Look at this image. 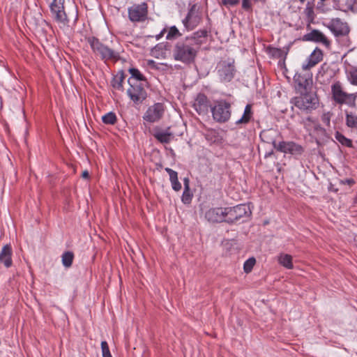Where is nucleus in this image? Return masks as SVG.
<instances>
[{"label": "nucleus", "instance_id": "obj_38", "mask_svg": "<svg viewBox=\"0 0 357 357\" xmlns=\"http://www.w3.org/2000/svg\"><path fill=\"white\" fill-rule=\"evenodd\" d=\"M101 349L102 357H112L109 351V345L106 341H102Z\"/></svg>", "mask_w": 357, "mask_h": 357}, {"label": "nucleus", "instance_id": "obj_48", "mask_svg": "<svg viewBox=\"0 0 357 357\" xmlns=\"http://www.w3.org/2000/svg\"><path fill=\"white\" fill-rule=\"evenodd\" d=\"M82 177L84 178H89V174L87 170H85L82 174Z\"/></svg>", "mask_w": 357, "mask_h": 357}, {"label": "nucleus", "instance_id": "obj_27", "mask_svg": "<svg viewBox=\"0 0 357 357\" xmlns=\"http://www.w3.org/2000/svg\"><path fill=\"white\" fill-rule=\"evenodd\" d=\"M126 78V75L123 70L119 71L111 81L112 86L116 90L123 91V81Z\"/></svg>", "mask_w": 357, "mask_h": 357}, {"label": "nucleus", "instance_id": "obj_37", "mask_svg": "<svg viewBox=\"0 0 357 357\" xmlns=\"http://www.w3.org/2000/svg\"><path fill=\"white\" fill-rule=\"evenodd\" d=\"M218 133L215 130H209L205 135L206 139L211 143H215L218 141Z\"/></svg>", "mask_w": 357, "mask_h": 357}, {"label": "nucleus", "instance_id": "obj_26", "mask_svg": "<svg viewBox=\"0 0 357 357\" xmlns=\"http://www.w3.org/2000/svg\"><path fill=\"white\" fill-rule=\"evenodd\" d=\"M289 49V47L281 49L268 46L266 52L273 59H283L284 60L288 54Z\"/></svg>", "mask_w": 357, "mask_h": 357}, {"label": "nucleus", "instance_id": "obj_20", "mask_svg": "<svg viewBox=\"0 0 357 357\" xmlns=\"http://www.w3.org/2000/svg\"><path fill=\"white\" fill-rule=\"evenodd\" d=\"M331 90L333 98L336 102L343 104L346 102L348 94L342 90L341 85L339 82L333 84Z\"/></svg>", "mask_w": 357, "mask_h": 357}, {"label": "nucleus", "instance_id": "obj_40", "mask_svg": "<svg viewBox=\"0 0 357 357\" xmlns=\"http://www.w3.org/2000/svg\"><path fill=\"white\" fill-rule=\"evenodd\" d=\"M222 5L229 7L234 6L239 3L240 0H221Z\"/></svg>", "mask_w": 357, "mask_h": 357}, {"label": "nucleus", "instance_id": "obj_13", "mask_svg": "<svg viewBox=\"0 0 357 357\" xmlns=\"http://www.w3.org/2000/svg\"><path fill=\"white\" fill-rule=\"evenodd\" d=\"M277 151L293 155H301L305 151V148L293 141H282L278 143Z\"/></svg>", "mask_w": 357, "mask_h": 357}, {"label": "nucleus", "instance_id": "obj_47", "mask_svg": "<svg viewBox=\"0 0 357 357\" xmlns=\"http://www.w3.org/2000/svg\"><path fill=\"white\" fill-rule=\"evenodd\" d=\"M273 149H271L270 151L266 152L264 154V158H267L271 157L273 154Z\"/></svg>", "mask_w": 357, "mask_h": 357}, {"label": "nucleus", "instance_id": "obj_39", "mask_svg": "<svg viewBox=\"0 0 357 357\" xmlns=\"http://www.w3.org/2000/svg\"><path fill=\"white\" fill-rule=\"evenodd\" d=\"M331 114L330 112L324 113L321 116L322 122L327 126H330Z\"/></svg>", "mask_w": 357, "mask_h": 357}, {"label": "nucleus", "instance_id": "obj_15", "mask_svg": "<svg viewBox=\"0 0 357 357\" xmlns=\"http://www.w3.org/2000/svg\"><path fill=\"white\" fill-rule=\"evenodd\" d=\"M206 220L213 223L227 222V207H215L205 213Z\"/></svg>", "mask_w": 357, "mask_h": 357}, {"label": "nucleus", "instance_id": "obj_18", "mask_svg": "<svg viewBox=\"0 0 357 357\" xmlns=\"http://www.w3.org/2000/svg\"><path fill=\"white\" fill-rule=\"evenodd\" d=\"M324 52L319 47H316L307 59V63H303V70H308L323 60Z\"/></svg>", "mask_w": 357, "mask_h": 357}, {"label": "nucleus", "instance_id": "obj_19", "mask_svg": "<svg viewBox=\"0 0 357 357\" xmlns=\"http://www.w3.org/2000/svg\"><path fill=\"white\" fill-rule=\"evenodd\" d=\"M128 72L130 74V77L128 79V84L133 83L149 84L146 77L137 68H130Z\"/></svg>", "mask_w": 357, "mask_h": 357}, {"label": "nucleus", "instance_id": "obj_2", "mask_svg": "<svg viewBox=\"0 0 357 357\" xmlns=\"http://www.w3.org/2000/svg\"><path fill=\"white\" fill-rule=\"evenodd\" d=\"M299 94L291 98L290 102L301 112L310 114L319 107V100L315 91L301 92Z\"/></svg>", "mask_w": 357, "mask_h": 357}, {"label": "nucleus", "instance_id": "obj_4", "mask_svg": "<svg viewBox=\"0 0 357 357\" xmlns=\"http://www.w3.org/2000/svg\"><path fill=\"white\" fill-rule=\"evenodd\" d=\"M252 211L246 204L227 207V223L234 225L237 222H246L250 219Z\"/></svg>", "mask_w": 357, "mask_h": 357}, {"label": "nucleus", "instance_id": "obj_35", "mask_svg": "<svg viewBox=\"0 0 357 357\" xmlns=\"http://www.w3.org/2000/svg\"><path fill=\"white\" fill-rule=\"evenodd\" d=\"M346 124L349 128H357V116L351 114H347Z\"/></svg>", "mask_w": 357, "mask_h": 357}, {"label": "nucleus", "instance_id": "obj_12", "mask_svg": "<svg viewBox=\"0 0 357 357\" xmlns=\"http://www.w3.org/2000/svg\"><path fill=\"white\" fill-rule=\"evenodd\" d=\"M299 40L322 44L327 50L331 49V41L319 30L312 29Z\"/></svg>", "mask_w": 357, "mask_h": 357}, {"label": "nucleus", "instance_id": "obj_28", "mask_svg": "<svg viewBox=\"0 0 357 357\" xmlns=\"http://www.w3.org/2000/svg\"><path fill=\"white\" fill-rule=\"evenodd\" d=\"M165 170L168 173L169 176V180L172 183V189L176 192L181 190L182 186L178 180V173L169 167H166Z\"/></svg>", "mask_w": 357, "mask_h": 357}, {"label": "nucleus", "instance_id": "obj_51", "mask_svg": "<svg viewBox=\"0 0 357 357\" xmlns=\"http://www.w3.org/2000/svg\"><path fill=\"white\" fill-rule=\"evenodd\" d=\"M306 0H299L301 3H304Z\"/></svg>", "mask_w": 357, "mask_h": 357}, {"label": "nucleus", "instance_id": "obj_44", "mask_svg": "<svg viewBox=\"0 0 357 357\" xmlns=\"http://www.w3.org/2000/svg\"><path fill=\"white\" fill-rule=\"evenodd\" d=\"M343 183H347L349 185H353L355 183V181L353 178H347L344 181H342Z\"/></svg>", "mask_w": 357, "mask_h": 357}, {"label": "nucleus", "instance_id": "obj_33", "mask_svg": "<svg viewBox=\"0 0 357 357\" xmlns=\"http://www.w3.org/2000/svg\"><path fill=\"white\" fill-rule=\"evenodd\" d=\"M256 264V259L255 257H250L243 264V270L246 273H249L252 271L254 266Z\"/></svg>", "mask_w": 357, "mask_h": 357}, {"label": "nucleus", "instance_id": "obj_1", "mask_svg": "<svg viewBox=\"0 0 357 357\" xmlns=\"http://www.w3.org/2000/svg\"><path fill=\"white\" fill-rule=\"evenodd\" d=\"M209 33H211V28H204L178 40L172 50L174 59L188 66L194 63L201 46L206 42Z\"/></svg>", "mask_w": 357, "mask_h": 357}, {"label": "nucleus", "instance_id": "obj_3", "mask_svg": "<svg viewBox=\"0 0 357 357\" xmlns=\"http://www.w3.org/2000/svg\"><path fill=\"white\" fill-rule=\"evenodd\" d=\"M86 40L89 44L93 53L99 56L101 60L116 62L120 59L118 52L103 44L97 37L89 36L86 38Z\"/></svg>", "mask_w": 357, "mask_h": 357}, {"label": "nucleus", "instance_id": "obj_6", "mask_svg": "<svg viewBox=\"0 0 357 357\" xmlns=\"http://www.w3.org/2000/svg\"><path fill=\"white\" fill-rule=\"evenodd\" d=\"M211 113L213 119L218 123L227 122L231 114V103L221 100L218 101L216 104L211 107Z\"/></svg>", "mask_w": 357, "mask_h": 357}, {"label": "nucleus", "instance_id": "obj_7", "mask_svg": "<svg viewBox=\"0 0 357 357\" xmlns=\"http://www.w3.org/2000/svg\"><path fill=\"white\" fill-rule=\"evenodd\" d=\"M149 86V84L144 83L129 84L127 94L134 104H142L147 98V92L145 88Z\"/></svg>", "mask_w": 357, "mask_h": 357}, {"label": "nucleus", "instance_id": "obj_5", "mask_svg": "<svg viewBox=\"0 0 357 357\" xmlns=\"http://www.w3.org/2000/svg\"><path fill=\"white\" fill-rule=\"evenodd\" d=\"M216 71L221 82H231L236 72L234 60L233 59L220 60L217 64Z\"/></svg>", "mask_w": 357, "mask_h": 357}, {"label": "nucleus", "instance_id": "obj_25", "mask_svg": "<svg viewBox=\"0 0 357 357\" xmlns=\"http://www.w3.org/2000/svg\"><path fill=\"white\" fill-rule=\"evenodd\" d=\"M356 0H334L335 8L343 12L353 11Z\"/></svg>", "mask_w": 357, "mask_h": 357}, {"label": "nucleus", "instance_id": "obj_36", "mask_svg": "<svg viewBox=\"0 0 357 357\" xmlns=\"http://www.w3.org/2000/svg\"><path fill=\"white\" fill-rule=\"evenodd\" d=\"M193 195L190 191V188H184L181 197V201L185 204H188L191 202Z\"/></svg>", "mask_w": 357, "mask_h": 357}, {"label": "nucleus", "instance_id": "obj_10", "mask_svg": "<svg viewBox=\"0 0 357 357\" xmlns=\"http://www.w3.org/2000/svg\"><path fill=\"white\" fill-rule=\"evenodd\" d=\"M304 71V73H296L294 76L295 88L298 93L312 91V74L307 70Z\"/></svg>", "mask_w": 357, "mask_h": 357}, {"label": "nucleus", "instance_id": "obj_53", "mask_svg": "<svg viewBox=\"0 0 357 357\" xmlns=\"http://www.w3.org/2000/svg\"><path fill=\"white\" fill-rule=\"evenodd\" d=\"M353 148L357 149V141H356V146H354Z\"/></svg>", "mask_w": 357, "mask_h": 357}, {"label": "nucleus", "instance_id": "obj_42", "mask_svg": "<svg viewBox=\"0 0 357 357\" xmlns=\"http://www.w3.org/2000/svg\"><path fill=\"white\" fill-rule=\"evenodd\" d=\"M242 8L245 10H249L252 8V4L250 0L242 1Z\"/></svg>", "mask_w": 357, "mask_h": 357}, {"label": "nucleus", "instance_id": "obj_46", "mask_svg": "<svg viewBox=\"0 0 357 357\" xmlns=\"http://www.w3.org/2000/svg\"><path fill=\"white\" fill-rule=\"evenodd\" d=\"M167 31V29L164 28L159 34L155 36V38L157 40L160 39L165 34V33Z\"/></svg>", "mask_w": 357, "mask_h": 357}, {"label": "nucleus", "instance_id": "obj_45", "mask_svg": "<svg viewBox=\"0 0 357 357\" xmlns=\"http://www.w3.org/2000/svg\"><path fill=\"white\" fill-rule=\"evenodd\" d=\"M184 188H190V180L188 178H184L183 179Z\"/></svg>", "mask_w": 357, "mask_h": 357}, {"label": "nucleus", "instance_id": "obj_8", "mask_svg": "<svg viewBox=\"0 0 357 357\" xmlns=\"http://www.w3.org/2000/svg\"><path fill=\"white\" fill-rule=\"evenodd\" d=\"M50 7L54 20L63 26L67 25L69 20L65 12L64 0H53Z\"/></svg>", "mask_w": 357, "mask_h": 357}, {"label": "nucleus", "instance_id": "obj_30", "mask_svg": "<svg viewBox=\"0 0 357 357\" xmlns=\"http://www.w3.org/2000/svg\"><path fill=\"white\" fill-rule=\"evenodd\" d=\"M62 264L66 268H70L73 262L74 253L72 251H66L61 256Z\"/></svg>", "mask_w": 357, "mask_h": 357}, {"label": "nucleus", "instance_id": "obj_50", "mask_svg": "<svg viewBox=\"0 0 357 357\" xmlns=\"http://www.w3.org/2000/svg\"><path fill=\"white\" fill-rule=\"evenodd\" d=\"M253 1L255 2H258V1L265 2L266 1V0H253Z\"/></svg>", "mask_w": 357, "mask_h": 357}, {"label": "nucleus", "instance_id": "obj_41", "mask_svg": "<svg viewBox=\"0 0 357 357\" xmlns=\"http://www.w3.org/2000/svg\"><path fill=\"white\" fill-rule=\"evenodd\" d=\"M349 76L351 82L353 84L357 85V69L350 71Z\"/></svg>", "mask_w": 357, "mask_h": 357}, {"label": "nucleus", "instance_id": "obj_31", "mask_svg": "<svg viewBox=\"0 0 357 357\" xmlns=\"http://www.w3.org/2000/svg\"><path fill=\"white\" fill-rule=\"evenodd\" d=\"M335 139L342 145L349 148L354 147L352 141L346 137L343 134L340 132H336L335 135Z\"/></svg>", "mask_w": 357, "mask_h": 357}, {"label": "nucleus", "instance_id": "obj_11", "mask_svg": "<svg viewBox=\"0 0 357 357\" xmlns=\"http://www.w3.org/2000/svg\"><path fill=\"white\" fill-rule=\"evenodd\" d=\"M326 26L336 38L347 36L350 32L348 23L340 18L332 19Z\"/></svg>", "mask_w": 357, "mask_h": 357}, {"label": "nucleus", "instance_id": "obj_49", "mask_svg": "<svg viewBox=\"0 0 357 357\" xmlns=\"http://www.w3.org/2000/svg\"><path fill=\"white\" fill-rule=\"evenodd\" d=\"M307 10H308V15H310V13H313V10L312 8H307Z\"/></svg>", "mask_w": 357, "mask_h": 357}, {"label": "nucleus", "instance_id": "obj_43", "mask_svg": "<svg viewBox=\"0 0 357 357\" xmlns=\"http://www.w3.org/2000/svg\"><path fill=\"white\" fill-rule=\"evenodd\" d=\"M307 122H313L312 118L311 116H307L305 119H302L301 123L303 124L305 127H306Z\"/></svg>", "mask_w": 357, "mask_h": 357}, {"label": "nucleus", "instance_id": "obj_9", "mask_svg": "<svg viewBox=\"0 0 357 357\" xmlns=\"http://www.w3.org/2000/svg\"><path fill=\"white\" fill-rule=\"evenodd\" d=\"M148 4L146 2L133 4L128 8V19L132 22H144L148 18Z\"/></svg>", "mask_w": 357, "mask_h": 357}, {"label": "nucleus", "instance_id": "obj_24", "mask_svg": "<svg viewBox=\"0 0 357 357\" xmlns=\"http://www.w3.org/2000/svg\"><path fill=\"white\" fill-rule=\"evenodd\" d=\"M276 133L277 132L273 129L265 130L261 132L259 137L263 142L273 144V148L277 150L278 143L275 139Z\"/></svg>", "mask_w": 357, "mask_h": 357}, {"label": "nucleus", "instance_id": "obj_52", "mask_svg": "<svg viewBox=\"0 0 357 357\" xmlns=\"http://www.w3.org/2000/svg\"><path fill=\"white\" fill-rule=\"evenodd\" d=\"M324 77V75H319V78H320V77Z\"/></svg>", "mask_w": 357, "mask_h": 357}, {"label": "nucleus", "instance_id": "obj_29", "mask_svg": "<svg viewBox=\"0 0 357 357\" xmlns=\"http://www.w3.org/2000/svg\"><path fill=\"white\" fill-rule=\"evenodd\" d=\"M293 258L291 255L285 253H281L278 256V263L287 269L294 268Z\"/></svg>", "mask_w": 357, "mask_h": 357}, {"label": "nucleus", "instance_id": "obj_23", "mask_svg": "<svg viewBox=\"0 0 357 357\" xmlns=\"http://www.w3.org/2000/svg\"><path fill=\"white\" fill-rule=\"evenodd\" d=\"M169 130V128H168L166 131H162L159 128H155L153 135L159 142L162 144H169L173 135L171 132L168 131Z\"/></svg>", "mask_w": 357, "mask_h": 357}, {"label": "nucleus", "instance_id": "obj_34", "mask_svg": "<svg viewBox=\"0 0 357 357\" xmlns=\"http://www.w3.org/2000/svg\"><path fill=\"white\" fill-rule=\"evenodd\" d=\"M181 36V33L179 32L178 29L176 28V26H172L169 28V30L167 33V35L166 36V38L167 40H173L176 39L178 37H180Z\"/></svg>", "mask_w": 357, "mask_h": 357}, {"label": "nucleus", "instance_id": "obj_16", "mask_svg": "<svg viewBox=\"0 0 357 357\" xmlns=\"http://www.w3.org/2000/svg\"><path fill=\"white\" fill-rule=\"evenodd\" d=\"M201 22V16L196 12V5H192L188 10L187 15L182 20L185 28L188 31L193 30Z\"/></svg>", "mask_w": 357, "mask_h": 357}, {"label": "nucleus", "instance_id": "obj_32", "mask_svg": "<svg viewBox=\"0 0 357 357\" xmlns=\"http://www.w3.org/2000/svg\"><path fill=\"white\" fill-rule=\"evenodd\" d=\"M102 121L107 125H114L117 121L116 114L110 112L102 116Z\"/></svg>", "mask_w": 357, "mask_h": 357}, {"label": "nucleus", "instance_id": "obj_21", "mask_svg": "<svg viewBox=\"0 0 357 357\" xmlns=\"http://www.w3.org/2000/svg\"><path fill=\"white\" fill-rule=\"evenodd\" d=\"M12 248L10 245H5L0 252V263H3L6 268L12 266Z\"/></svg>", "mask_w": 357, "mask_h": 357}, {"label": "nucleus", "instance_id": "obj_22", "mask_svg": "<svg viewBox=\"0 0 357 357\" xmlns=\"http://www.w3.org/2000/svg\"><path fill=\"white\" fill-rule=\"evenodd\" d=\"M253 115L254 112L252 110V104H247L245 107L243 114L241 119H239L238 121H236V126H241V125H247L251 121L253 120Z\"/></svg>", "mask_w": 357, "mask_h": 357}, {"label": "nucleus", "instance_id": "obj_14", "mask_svg": "<svg viewBox=\"0 0 357 357\" xmlns=\"http://www.w3.org/2000/svg\"><path fill=\"white\" fill-rule=\"evenodd\" d=\"M165 112L164 104L160 102L155 103L150 106L145 112L143 119L144 121L154 123L162 119Z\"/></svg>", "mask_w": 357, "mask_h": 357}, {"label": "nucleus", "instance_id": "obj_17", "mask_svg": "<svg viewBox=\"0 0 357 357\" xmlns=\"http://www.w3.org/2000/svg\"><path fill=\"white\" fill-rule=\"evenodd\" d=\"M192 107L199 114H206L210 107V101L204 93H199L195 99Z\"/></svg>", "mask_w": 357, "mask_h": 357}]
</instances>
